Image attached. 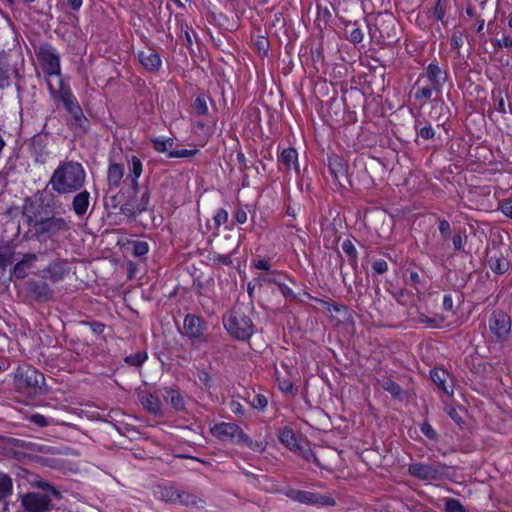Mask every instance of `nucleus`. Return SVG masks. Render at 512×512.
<instances>
[{
  "label": "nucleus",
  "mask_w": 512,
  "mask_h": 512,
  "mask_svg": "<svg viewBox=\"0 0 512 512\" xmlns=\"http://www.w3.org/2000/svg\"><path fill=\"white\" fill-rule=\"evenodd\" d=\"M85 179L86 172L80 163L65 161L55 169L49 185L59 194H68L81 189Z\"/></svg>",
  "instance_id": "obj_1"
},
{
  "label": "nucleus",
  "mask_w": 512,
  "mask_h": 512,
  "mask_svg": "<svg viewBox=\"0 0 512 512\" xmlns=\"http://www.w3.org/2000/svg\"><path fill=\"white\" fill-rule=\"evenodd\" d=\"M447 80V73L437 63H430L414 84V98L422 104L427 102L433 93L440 94Z\"/></svg>",
  "instance_id": "obj_2"
},
{
  "label": "nucleus",
  "mask_w": 512,
  "mask_h": 512,
  "mask_svg": "<svg viewBox=\"0 0 512 512\" xmlns=\"http://www.w3.org/2000/svg\"><path fill=\"white\" fill-rule=\"evenodd\" d=\"M38 56L47 76V85L50 93H54L56 85L63 82L59 55L51 45L44 44L39 48Z\"/></svg>",
  "instance_id": "obj_3"
},
{
  "label": "nucleus",
  "mask_w": 512,
  "mask_h": 512,
  "mask_svg": "<svg viewBox=\"0 0 512 512\" xmlns=\"http://www.w3.org/2000/svg\"><path fill=\"white\" fill-rule=\"evenodd\" d=\"M227 332L238 340H247L253 334L251 319L240 307L233 308L223 318Z\"/></svg>",
  "instance_id": "obj_4"
},
{
  "label": "nucleus",
  "mask_w": 512,
  "mask_h": 512,
  "mask_svg": "<svg viewBox=\"0 0 512 512\" xmlns=\"http://www.w3.org/2000/svg\"><path fill=\"white\" fill-rule=\"evenodd\" d=\"M157 498L171 503H178L186 506H194L197 508L204 507V500L197 498L195 495L185 491H179L172 486H157L154 489Z\"/></svg>",
  "instance_id": "obj_5"
},
{
  "label": "nucleus",
  "mask_w": 512,
  "mask_h": 512,
  "mask_svg": "<svg viewBox=\"0 0 512 512\" xmlns=\"http://www.w3.org/2000/svg\"><path fill=\"white\" fill-rule=\"evenodd\" d=\"M211 434L221 441L231 442L235 444L250 445L251 440L242 431V429L234 423H220L211 428Z\"/></svg>",
  "instance_id": "obj_6"
},
{
  "label": "nucleus",
  "mask_w": 512,
  "mask_h": 512,
  "mask_svg": "<svg viewBox=\"0 0 512 512\" xmlns=\"http://www.w3.org/2000/svg\"><path fill=\"white\" fill-rule=\"evenodd\" d=\"M53 96L55 94L58 95L59 99L63 102L66 110L70 113V115L73 117L75 123L79 126H83L84 122L87 121L85 115L83 114V111L75 98V96L72 94L70 89L64 85L62 82L61 84L56 85V91L54 93H51Z\"/></svg>",
  "instance_id": "obj_7"
},
{
  "label": "nucleus",
  "mask_w": 512,
  "mask_h": 512,
  "mask_svg": "<svg viewBox=\"0 0 512 512\" xmlns=\"http://www.w3.org/2000/svg\"><path fill=\"white\" fill-rule=\"evenodd\" d=\"M409 473L420 480H437L444 476L445 467L424 463H414L408 468Z\"/></svg>",
  "instance_id": "obj_8"
},
{
  "label": "nucleus",
  "mask_w": 512,
  "mask_h": 512,
  "mask_svg": "<svg viewBox=\"0 0 512 512\" xmlns=\"http://www.w3.org/2000/svg\"><path fill=\"white\" fill-rule=\"evenodd\" d=\"M21 502L28 512H45L50 508L52 498L48 494L30 492L22 497Z\"/></svg>",
  "instance_id": "obj_9"
},
{
  "label": "nucleus",
  "mask_w": 512,
  "mask_h": 512,
  "mask_svg": "<svg viewBox=\"0 0 512 512\" xmlns=\"http://www.w3.org/2000/svg\"><path fill=\"white\" fill-rule=\"evenodd\" d=\"M205 324L196 315L188 314L184 318L183 322V335L193 340H201L205 341L204 332H205Z\"/></svg>",
  "instance_id": "obj_10"
},
{
  "label": "nucleus",
  "mask_w": 512,
  "mask_h": 512,
  "mask_svg": "<svg viewBox=\"0 0 512 512\" xmlns=\"http://www.w3.org/2000/svg\"><path fill=\"white\" fill-rule=\"evenodd\" d=\"M36 232L39 235H44L46 237H52L59 232L65 231L68 229V224L64 218L59 217H51L45 220H41L35 224Z\"/></svg>",
  "instance_id": "obj_11"
},
{
  "label": "nucleus",
  "mask_w": 512,
  "mask_h": 512,
  "mask_svg": "<svg viewBox=\"0 0 512 512\" xmlns=\"http://www.w3.org/2000/svg\"><path fill=\"white\" fill-rule=\"evenodd\" d=\"M489 327L498 340H505L511 331V321L504 313H494L489 321Z\"/></svg>",
  "instance_id": "obj_12"
},
{
  "label": "nucleus",
  "mask_w": 512,
  "mask_h": 512,
  "mask_svg": "<svg viewBox=\"0 0 512 512\" xmlns=\"http://www.w3.org/2000/svg\"><path fill=\"white\" fill-rule=\"evenodd\" d=\"M136 393L140 404L145 410L156 416L163 415V405L158 397L140 388L136 390Z\"/></svg>",
  "instance_id": "obj_13"
},
{
  "label": "nucleus",
  "mask_w": 512,
  "mask_h": 512,
  "mask_svg": "<svg viewBox=\"0 0 512 512\" xmlns=\"http://www.w3.org/2000/svg\"><path fill=\"white\" fill-rule=\"evenodd\" d=\"M137 57L141 65L151 72L158 71L162 65L160 55L151 48L139 51Z\"/></svg>",
  "instance_id": "obj_14"
},
{
  "label": "nucleus",
  "mask_w": 512,
  "mask_h": 512,
  "mask_svg": "<svg viewBox=\"0 0 512 512\" xmlns=\"http://www.w3.org/2000/svg\"><path fill=\"white\" fill-rule=\"evenodd\" d=\"M38 256L34 253H27L18 261L13 268V276L18 279H24L28 275V271L35 267Z\"/></svg>",
  "instance_id": "obj_15"
},
{
  "label": "nucleus",
  "mask_w": 512,
  "mask_h": 512,
  "mask_svg": "<svg viewBox=\"0 0 512 512\" xmlns=\"http://www.w3.org/2000/svg\"><path fill=\"white\" fill-rule=\"evenodd\" d=\"M127 169L128 173L126 180H129L133 187L137 188L138 179L140 178L143 172V164L141 160L136 156H132L127 160Z\"/></svg>",
  "instance_id": "obj_16"
},
{
  "label": "nucleus",
  "mask_w": 512,
  "mask_h": 512,
  "mask_svg": "<svg viewBox=\"0 0 512 512\" xmlns=\"http://www.w3.org/2000/svg\"><path fill=\"white\" fill-rule=\"evenodd\" d=\"M297 502L305 504H321L326 506H333L335 504L334 499L331 497L311 493L308 491H301Z\"/></svg>",
  "instance_id": "obj_17"
},
{
  "label": "nucleus",
  "mask_w": 512,
  "mask_h": 512,
  "mask_svg": "<svg viewBox=\"0 0 512 512\" xmlns=\"http://www.w3.org/2000/svg\"><path fill=\"white\" fill-rule=\"evenodd\" d=\"M90 205V193L87 190H83L76 194L72 201L73 211L77 216H83L86 214Z\"/></svg>",
  "instance_id": "obj_18"
},
{
  "label": "nucleus",
  "mask_w": 512,
  "mask_h": 512,
  "mask_svg": "<svg viewBox=\"0 0 512 512\" xmlns=\"http://www.w3.org/2000/svg\"><path fill=\"white\" fill-rule=\"evenodd\" d=\"M16 69L6 57H0V88L4 89L10 85V78L16 75Z\"/></svg>",
  "instance_id": "obj_19"
},
{
  "label": "nucleus",
  "mask_w": 512,
  "mask_h": 512,
  "mask_svg": "<svg viewBox=\"0 0 512 512\" xmlns=\"http://www.w3.org/2000/svg\"><path fill=\"white\" fill-rule=\"evenodd\" d=\"M279 162L287 169L299 172L298 153L294 148L284 149L279 157Z\"/></svg>",
  "instance_id": "obj_20"
},
{
  "label": "nucleus",
  "mask_w": 512,
  "mask_h": 512,
  "mask_svg": "<svg viewBox=\"0 0 512 512\" xmlns=\"http://www.w3.org/2000/svg\"><path fill=\"white\" fill-rule=\"evenodd\" d=\"M165 393L163 394V397L167 403H170V405L176 410V411H183L185 409V401L182 395L175 389L172 388H165Z\"/></svg>",
  "instance_id": "obj_21"
},
{
  "label": "nucleus",
  "mask_w": 512,
  "mask_h": 512,
  "mask_svg": "<svg viewBox=\"0 0 512 512\" xmlns=\"http://www.w3.org/2000/svg\"><path fill=\"white\" fill-rule=\"evenodd\" d=\"M490 269L498 274L506 272L509 268L508 260L501 253L491 254L488 258Z\"/></svg>",
  "instance_id": "obj_22"
},
{
  "label": "nucleus",
  "mask_w": 512,
  "mask_h": 512,
  "mask_svg": "<svg viewBox=\"0 0 512 512\" xmlns=\"http://www.w3.org/2000/svg\"><path fill=\"white\" fill-rule=\"evenodd\" d=\"M124 176V167L117 163L109 165L107 179L110 187H118Z\"/></svg>",
  "instance_id": "obj_23"
},
{
  "label": "nucleus",
  "mask_w": 512,
  "mask_h": 512,
  "mask_svg": "<svg viewBox=\"0 0 512 512\" xmlns=\"http://www.w3.org/2000/svg\"><path fill=\"white\" fill-rule=\"evenodd\" d=\"M30 291L37 299L47 300L51 297L52 291L47 283L43 281H33L29 283Z\"/></svg>",
  "instance_id": "obj_24"
},
{
  "label": "nucleus",
  "mask_w": 512,
  "mask_h": 512,
  "mask_svg": "<svg viewBox=\"0 0 512 512\" xmlns=\"http://www.w3.org/2000/svg\"><path fill=\"white\" fill-rule=\"evenodd\" d=\"M328 167L335 179H339L341 176L345 175V165L343 160L337 155L329 157Z\"/></svg>",
  "instance_id": "obj_25"
},
{
  "label": "nucleus",
  "mask_w": 512,
  "mask_h": 512,
  "mask_svg": "<svg viewBox=\"0 0 512 512\" xmlns=\"http://www.w3.org/2000/svg\"><path fill=\"white\" fill-rule=\"evenodd\" d=\"M23 377L25 378L27 386L32 387V388L38 387L44 379L42 373H40L37 370L32 369V368H28L25 371Z\"/></svg>",
  "instance_id": "obj_26"
},
{
  "label": "nucleus",
  "mask_w": 512,
  "mask_h": 512,
  "mask_svg": "<svg viewBox=\"0 0 512 512\" xmlns=\"http://www.w3.org/2000/svg\"><path fill=\"white\" fill-rule=\"evenodd\" d=\"M12 490V479L7 474L0 472V500L9 497Z\"/></svg>",
  "instance_id": "obj_27"
},
{
  "label": "nucleus",
  "mask_w": 512,
  "mask_h": 512,
  "mask_svg": "<svg viewBox=\"0 0 512 512\" xmlns=\"http://www.w3.org/2000/svg\"><path fill=\"white\" fill-rule=\"evenodd\" d=\"M449 377V374L444 369H434L431 371V379L432 381L441 387L446 393H449L447 387L445 386L446 380Z\"/></svg>",
  "instance_id": "obj_28"
},
{
  "label": "nucleus",
  "mask_w": 512,
  "mask_h": 512,
  "mask_svg": "<svg viewBox=\"0 0 512 512\" xmlns=\"http://www.w3.org/2000/svg\"><path fill=\"white\" fill-rule=\"evenodd\" d=\"M280 441L288 448L293 449L296 446V438L292 429L284 427L279 433Z\"/></svg>",
  "instance_id": "obj_29"
},
{
  "label": "nucleus",
  "mask_w": 512,
  "mask_h": 512,
  "mask_svg": "<svg viewBox=\"0 0 512 512\" xmlns=\"http://www.w3.org/2000/svg\"><path fill=\"white\" fill-rule=\"evenodd\" d=\"M153 148L160 153L170 152L174 144L172 138H154L152 139Z\"/></svg>",
  "instance_id": "obj_30"
},
{
  "label": "nucleus",
  "mask_w": 512,
  "mask_h": 512,
  "mask_svg": "<svg viewBox=\"0 0 512 512\" xmlns=\"http://www.w3.org/2000/svg\"><path fill=\"white\" fill-rule=\"evenodd\" d=\"M445 3L446 0H438L433 11L434 17L444 25L447 24Z\"/></svg>",
  "instance_id": "obj_31"
},
{
  "label": "nucleus",
  "mask_w": 512,
  "mask_h": 512,
  "mask_svg": "<svg viewBox=\"0 0 512 512\" xmlns=\"http://www.w3.org/2000/svg\"><path fill=\"white\" fill-rule=\"evenodd\" d=\"M147 360L146 352H137L133 355H129L125 357V362L129 365L133 366H141Z\"/></svg>",
  "instance_id": "obj_32"
},
{
  "label": "nucleus",
  "mask_w": 512,
  "mask_h": 512,
  "mask_svg": "<svg viewBox=\"0 0 512 512\" xmlns=\"http://www.w3.org/2000/svg\"><path fill=\"white\" fill-rule=\"evenodd\" d=\"M29 421L39 427H46L55 423L52 418H47L39 413H35L29 416Z\"/></svg>",
  "instance_id": "obj_33"
},
{
  "label": "nucleus",
  "mask_w": 512,
  "mask_h": 512,
  "mask_svg": "<svg viewBox=\"0 0 512 512\" xmlns=\"http://www.w3.org/2000/svg\"><path fill=\"white\" fill-rule=\"evenodd\" d=\"M193 107L199 115H206L208 113V105L204 96L196 97Z\"/></svg>",
  "instance_id": "obj_34"
},
{
  "label": "nucleus",
  "mask_w": 512,
  "mask_h": 512,
  "mask_svg": "<svg viewBox=\"0 0 512 512\" xmlns=\"http://www.w3.org/2000/svg\"><path fill=\"white\" fill-rule=\"evenodd\" d=\"M446 512H465L463 505L459 500L450 498L445 502Z\"/></svg>",
  "instance_id": "obj_35"
},
{
  "label": "nucleus",
  "mask_w": 512,
  "mask_h": 512,
  "mask_svg": "<svg viewBox=\"0 0 512 512\" xmlns=\"http://www.w3.org/2000/svg\"><path fill=\"white\" fill-rule=\"evenodd\" d=\"M198 152L197 149H179V150H173L170 151L168 154L169 158H188L192 157Z\"/></svg>",
  "instance_id": "obj_36"
},
{
  "label": "nucleus",
  "mask_w": 512,
  "mask_h": 512,
  "mask_svg": "<svg viewBox=\"0 0 512 512\" xmlns=\"http://www.w3.org/2000/svg\"><path fill=\"white\" fill-rule=\"evenodd\" d=\"M268 404L267 398L262 394H256L254 395L251 405L253 408L263 411Z\"/></svg>",
  "instance_id": "obj_37"
},
{
  "label": "nucleus",
  "mask_w": 512,
  "mask_h": 512,
  "mask_svg": "<svg viewBox=\"0 0 512 512\" xmlns=\"http://www.w3.org/2000/svg\"><path fill=\"white\" fill-rule=\"evenodd\" d=\"M37 487L45 490L51 498L59 499L61 497V493L47 482L40 481L37 483Z\"/></svg>",
  "instance_id": "obj_38"
},
{
  "label": "nucleus",
  "mask_w": 512,
  "mask_h": 512,
  "mask_svg": "<svg viewBox=\"0 0 512 512\" xmlns=\"http://www.w3.org/2000/svg\"><path fill=\"white\" fill-rule=\"evenodd\" d=\"M214 223L216 227H220L228 221V212L225 209H218L214 214Z\"/></svg>",
  "instance_id": "obj_39"
},
{
  "label": "nucleus",
  "mask_w": 512,
  "mask_h": 512,
  "mask_svg": "<svg viewBox=\"0 0 512 512\" xmlns=\"http://www.w3.org/2000/svg\"><path fill=\"white\" fill-rule=\"evenodd\" d=\"M12 252L0 251V276L4 274L6 267L11 263Z\"/></svg>",
  "instance_id": "obj_40"
},
{
  "label": "nucleus",
  "mask_w": 512,
  "mask_h": 512,
  "mask_svg": "<svg viewBox=\"0 0 512 512\" xmlns=\"http://www.w3.org/2000/svg\"><path fill=\"white\" fill-rule=\"evenodd\" d=\"M149 246L148 243L145 241H136L134 243V255L141 257L148 253Z\"/></svg>",
  "instance_id": "obj_41"
},
{
  "label": "nucleus",
  "mask_w": 512,
  "mask_h": 512,
  "mask_svg": "<svg viewBox=\"0 0 512 512\" xmlns=\"http://www.w3.org/2000/svg\"><path fill=\"white\" fill-rule=\"evenodd\" d=\"M419 322L426 323V324H428L429 327L436 328V327H440L442 325L443 319L440 317L428 318L427 316L421 315L419 317Z\"/></svg>",
  "instance_id": "obj_42"
},
{
  "label": "nucleus",
  "mask_w": 512,
  "mask_h": 512,
  "mask_svg": "<svg viewBox=\"0 0 512 512\" xmlns=\"http://www.w3.org/2000/svg\"><path fill=\"white\" fill-rule=\"evenodd\" d=\"M372 268L377 274H383L388 270V264L383 259H377L373 261Z\"/></svg>",
  "instance_id": "obj_43"
},
{
  "label": "nucleus",
  "mask_w": 512,
  "mask_h": 512,
  "mask_svg": "<svg viewBox=\"0 0 512 512\" xmlns=\"http://www.w3.org/2000/svg\"><path fill=\"white\" fill-rule=\"evenodd\" d=\"M342 249L351 258H355L357 255L356 248L350 240H345L343 242Z\"/></svg>",
  "instance_id": "obj_44"
},
{
  "label": "nucleus",
  "mask_w": 512,
  "mask_h": 512,
  "mask_svg": "<svg viewBox=\"0 0 512 512\" xmlns=\"http://www.w3.org/2000/svg\"><path fill=\"white\" fill-rule=\"evenodd\" d=\"M363 37H364V34H363V31H362L360 28H356V27H354V28L349 32V39H350L353 43H360V42L363 40Z\"/></svg>",
  "instance_id": "obj_45"
},
{
  "label": "nucleus",
  "mask_w": 512,
  "mask_h": 512,
  "mask_svg": "<svg viewBox=\"0 0 512 512\" xmlns=\"http://www.w3.org/2000/svg\"><path fill=\"white\" fill-rule=\"evenodd\" d=\"M466 243V237L462 234H456L453 237V246L455 250H463Z\"/></svg>",
  "instance_id": "obj_46"
},
{
  "label": "nucleus",
  "mask_w": 512,
  "mask_h": 512,
  "mask_svg": "<svg viewBox=\"0 0 512 512\" xmlns=\"http://www.w3.org/2000/svg\"><path fill=\"white\" fill-rule=\"evenodd\" d=\"M198 380L202 385H204L206 388H209L211 385V377L208 372L205 370H200L197 373Z\"/></svg>",
  "instance_id": "obj_47"
},
{
  "label": "nucleus",
  "mask_w": 512,
  "mask_h": 512,
  "mask_svg": "<svg viewBox=\"0 0 512 512\" xmlns=\"http://www.w3.org/2000/svg\"><path fill=\"white\" fill-rule=\"evenodd\" d=\"M229 408H230L231 412H233L236 415H244V413H245L244 406L239 401H236V400H232L230 402Z\"/></svg>",
  "instance_id": "obj_48"
},
{
  "label": "nucleus",
  "mask_w": 512,
  "mask_h": 512,
  "mask_svg": "<svg viewBox=\"0 0 512 512\" xmlns=\"http://www.w3.org/2000/svg\"><path fill=\"white\" fill-rule=\"evenodd\" d=\"M500 210L505 216L512 218V199L503 201Z\"/></svg>",
  "instance_id": "obj_49"
},
{
  "label": "nucleus",
  "mask_w": 512,
  "mask_h": 512,
  "mask_svg": "<svg viewBox=\"0 0 512 512\" xmlns=\"http://www.w3.org/2000/svg\"><path fill=\"white\" fill-rule=\"evenodd\" d=\"M419 135L425 139V140H429L431 138L434 137L435 135V131L434 129L432 128L431 125H428V126H424L420 129V132H419Z\"/></svg>",
  "instance_id": "obj_50"
},
{
  "label": "nucleus",
  "mask_w": 512,
  "mask_h": 512,
  "mask_svg": "<svg viewBox=\"0 0 512 512\" xmlns=\"http://www.w3.org/2000/svg\"><path fill=\"white\" fill-rule=\"evenodd\" d=\"M445 411L454 422H456L458 424L462 422L460 415L458 414L457 410L453 406H447L445 408Z\"/></svg>",
  "instance_id": "obj_51"
},
{
  "label": "nucleus",
  "mask_w": 512,
  "mask_h": 512,
  "mask_svg": "<svg viewBox=\"0 0 512 512\" xmlns=\"http://www.w3.org/2000/svg\"><path fill=\"white\" fill-rule=\"evenodd\" d=\"M421 431L422 433L427 436L428 438L434 439L436 437L435 430L431 427L428 423H423L421 425Z\"/></svg>",
  "instance_id": "obj_52"
},
{
  "label": "nucleus",
  "mask_w": 512,
  "mask_h": 512,
  "mask_svg": "<svg viewBox=\"0 0 512 512\" xmlns=\"http://www.w3.org/2000/svg\"><path fill=\"white\" fill-rule=\"evenodd\" d=\"M438 228L443 237H448L450 235V224L448 221L441 220Z\"/></svg>",
  "instance_id": "obj_53"
},
{
  "label": "nucleus",
  "mask_w": 512,
  "mask_h": 512,
  "mask_svg": "<svg viewBox=\"0 0 512 512\" xmlns=\"http://www.w3.org/2000/svg\"><path fill=\"white\" fill-rule=\"evenodd\" d=\"M302 457L308 461V462H314L316 463L317 465H319V461H318V458L316 457V455L314 454V452L310 449H307V450H304L302 451Z\"/></svg>",
  "instance_id": "obj_54"
},
{
  "label": "nucleus",
  "mask_w": 512,
  "mask_h": 512,
  "mask_svg": "<svg viewBox=\"0 0 512 512\" xmlns=\"http://www.w3.org/2000/svg\"><path fill=\"white\" fill-rule=\"evenodd\" d=\"M234 219L237 223L243 224L247 221V213L243 209H238L234 214Z\"/></svg>",
  "instance_id": "obj_55"
},
{
  "label": "nucleus",
  "mask_w": 512,
  "mask_h": 512,
  "mask_svg": "<svg viewBox=\"0 0 512 512\" xmlns=\"http://www.w3.org/2000/svg\"><path fill=\"white\" fill-rule=\"evenodd\" d=\"M498 47L509 48L512 47V39L509 36L503 35L500 39L497 40Z\"/></svg>",
  "instance_id": "obj_56"
},
{
  "label": "nucleus",
  "mask_w": 512,
  "mask_h": 512,
  "mask_svg": "<svg viewBox=\"0 0 512 512\" xmlns=\"http://www.w3.org/2000/svg\"><path fill=\"white\" fill-rule=\"evenodd\" d=\"M384 388L392 395H398L400 392V387L392 381L387 382Z\"/></svg>",
  "instance_id": "obj_57"
},
{
  "label": "nucleus",
  "mask_w": 512,
  "mask_h": 512,
  "mask_svg": "<svg viewBox=\"0 0 512 512\" xmlns=\"http://www.w3.org/2000/svg\"><path fill=\"white\" fill-rule=\"evenodd\" d=\"M255 268L268 271L271 267L267 260L259 259L254 263Z\"/></svg>",
  "instance_id": "obj_58"
},
{
  "label": "nucleus",
  "mask_w": 512,
  "mask_h": 512,
  "mask_svg": "<svg viewBox=\"0 0 512 512\" xmlns=\"http://www.w3.org/2000/svg\"><path fill=\"white\" fill-rule=\"evenodd\" d=\"M442 306H443L444 310H446V311L452 310V308H453V299H452L451 295H445L443 297Z\"/></svg>",
  "instance_id": "obj_59"
},
{
  "label": "nucleus",
  "mask_w": 512,
  "mask_h": 512,
  "mask_svg": "<svg viewBox=\"0 0 512 512\" xmlns=\"http://www.w3.org/2000/svg\"><path fill=\"white\" fill-rule=\"evenodd\" d=\"M214 261L224 264V265H228L231 263V260L228 256H224V255H220V254H218L214 257Z\"/></svg>",
  "instance_id": "obj_60"
},
{
  "label": "nucleus",
  "mask_w": 512,
  "mask_h": 512,
  "mask_svg": "<svg viewBox=\"0 0 512 512\" xmlns=\"http://www.w3.org/2000/svg\"><path fill=\"white\" fill-rule=\"evenodd\" d=\"M301 490L290 489L286 492V496L290 499L297 501L300 496Z\"/></svg>",
  "instance_id": "obj_61"
},
{
  "label": "nucleus",
  "mask_w": 512,
  "mask_h": 512,
  "mask_svg": "<svg viewBox=\"0 0 512 512\" xmlns=\"http://www.w3.org/2000/svg\"><path fill=\"white\" fill-rule=\"evenodd\" d=\"M67 1H68V5L74 10L79 9L83 2V0H67Z\"/></svg>",
  "instance_id": "obj_62"
},
{
  "label": "nucleus",
  "mask_w": 512,
  "mask_h": 512,
  "mask_svg": "<svg viewBox=\"0 0 512 512\" xmlns=\"http://www.w3.org/2000/svg\"><path fill=\"white\" fill-rule=\"evenodd\" d=\"M280 389L284 392H291L292 391V384L289 381H283L280 384Z\"/></svg>",
  "instance_id": "obj_63"
},
{
  "label": "nucleus",
  "mask_w": 512,
  "mask_h": 512,
  "mask_svg": "<svg viewBox=\"0 0 512 512\" xmlns=\"http://www.w3.org/2000/svg\"><path fill=\"white\" fill-rule=\"evenodd\" d=\"M498 110L502 113H505V104H504V100L501 98L498 102Z\"/></svg>",
  "instance_id": "obj_64"
}]
</instances>
